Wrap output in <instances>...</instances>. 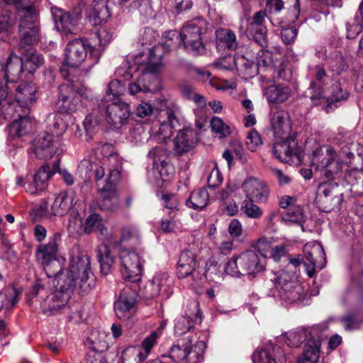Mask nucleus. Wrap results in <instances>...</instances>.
I'll use <instances>...</instances> for the list:
<instances>
[{"label": "nucleus", "mask_w": 363, "mask_h": 363, "mask_svg": "<svg viewBox=\"0 0 363 363\" xmlns=\"http://www.w3.org/2000/svg\"><path fill=\"white\" fill-rule=\"evenodd\" d=\"M60 141L52 135L45 132L40 133L33 143V152L41 160H48L57 153Z\"/></svg>", "instance_id": "2eb2a0df"}, {"label": "nucleus", "mask_w": 363, "mask_h": 363, "mask_svg": "<svg viewBox=\"0 0 363 363\" xmlns=\"http://www.w3.org/2000/svg\"><path fill=\"white\" fill-rule=\"evenodd\" d=\"M74 196V192H60L52 205L51 214L60 216L67 214L73 206Z\"/></svg>", "instance_id": "f704fd0d"}, {"label": "nucleus", "mask_w": 363, "mask_h": 363, "mask_svg": "<svg viewBox=\"0 0 363 363\" xmlns=\"http://www.w3.org/2000/svg\"><path fill=\"white\" fill-rule=\"evenodd\" d=\"M349 97V93L346 88L343 87L340 82H335L330 88V94L325 101L326 104L323 106L324 110L329 113L333 106L337 107V103L345 101Z\"/></svg>", "instance_id": "c9c22d12"}, {"label": "nucleus", "mask_w": 363, "mask_h": 363, "mask_svg": "<svg viewBox=\"0 0 363 363\" xmlns=\"http://www.w3.org/2000/svg\"><path fill=\"white\" fill-rule=\"evenodd\" d=\"M211 127L213 132L220 135V138L227 137L230 134V127L218 116H213L211 118Z\"/></svg>", "instance_id": "13d9d810"}, {"label": "nucleus", "mask_w": 363, "mask_h": 363, "mask_svg": "<svg viewBox=\"0 0 363 363\" xmlns=\"http://www.w3.org/2000/svg\"><path fill=\"white\" fill-rule=\"evenodd\" d=\"M281 219L286 223L301 224L304 220V216L300 206H291L281 213Z\"/></svg>", "instance_id": "603ef678"}, {"label": "nucleus", "mask_w": 363, "mask_h": 363, "mask_svg": "<svg viewBox=\"0 0 363 363\" xmlns=\"http://www.w3.org/2000/svg\"><path fill=\"white\" fill-rule=\"evenodd\" d=\"M246 199L255 200L258 203H264L269 196V188L267 184L253 177L245 179L242 184Z\"/></svg>", "instance_id": "a211bd4d"}, {"label": "nucleus", "mask_w": 363, "mask_h": 363, "mask_svg": "<svg viewBox=\"0 0 363 363\" xmlns=\"http://www.w3.org/2000/svg\"><path fill=\"white\" fill-rule=\"evenodd\" d=\"M194 335H186L177 340L169 350V357L177 363H199L206 347L204 341L198 340L193 345Z\"/></svg>", "instance_id": "20e7f679"}, {"label": "nucleus", "mask_w": 363, "mask_h": 363, "mask_svg": "<svg viewBox=\"0 0 363 363\" xmlns=\"http://www.w3.org/2000/svg\"><path fill=\"white\" fill-rule=\"evenodd\" d=\"M49 121H51L50 123V130L54 137L55 135L57 138L65 132L67 125L64 122L60 114H53L49 116Z\"/></svg>", "instance_id": "6e6d98bb"}, {"label": "nucleus", "mask_w": 363, "mask_h": 363, "mask_svg": "<svg viewBox=\"0 0 363 363\" xmlns=\"http://www.w3.org/2000/svg\"><path fill=\"white\" fill-rule=\"evenodd\" d=\"M96 40L76 38L69 42L65 49V64L71 67H77L86 60L88 50L94 62L101 57V50L96 49Z\"/></svg>", "instance_id": "7ed1b4c3"}, {"label": "nucleus", "mask_w": 363, "mask_h": 363, "mask_svg": "<svg viewBox=\"0 0 363 363\" xmlns=\"http://www.w3.org/2000/svg\"><path fill=\"white\" fill-rule=\"evenodd\" d=\"M138 302V286L126 284L121 291L118 298L114 303V311L121 320L131 318L137 310Z\"/></svg>", "instance_id": "9d476101"}, {"label": "nucleus", "mask_w": 363, "mask_h": 363, "mask_svg": "<svg viewBox=\"0 0 363 363\" xmlns=\"http://www.w3.org/2000/svg\"><path fill=\"white\" fill-rule=\"evenodd\" d=\"M58 91V101L78 96V94H84V82L77 77H68L66 82L59 86Z\"/></svg>", "instance_id": "a878e982"}, {"label": "nucleus", "mask_w": 363, "mask_h": 363, "mask_svg": "<svg viewBox=\"0 0 363 363\" xmlns=\"http://www.w3.org/2000/svg\"><path fill=\"white\" fill-rule=\"evenodd\" d=\"M60 240L61 233H55L47 244H40L36 249V259L43 267L48 277H59L63 274L60 273V264L55 257Z\"/></svg>", "instance_id": "423d86ee"}, {"label": "nucleus", "mask_w": 363, "mask_h": 363, "mask_svg": "<svg viewBox=\"0 0 363 363\" xmlns=\"http://www.w3.org/2000/svg\"><path fill=\"white\" fill-rule=\"evenodd\" d=\"M84 4L85 15L94 26L106 23L111 16L107 5L102 1L84 0Z\"/></svg>", "instance_id": "6ab92c4d"}, {"label": "nucleus", "mask_w": 363, "mask_h": 363, "mask_svg": "<svg viewBox=\"0 0 363 363\" xmlns=\"http://www.w3.org/2000/svg\"><path fill=\"white\" fill-rule=\"evenodd\" d=\"M51 11L56 29L65 34L72 33L78 23V18L57 7L52 8Z\"/></svg>", "instance_id": "b1692460"}, {"label": "nucleus", "mask_w": 363, "mask_h": 363, "mask_svg": "<svg viewBox=\"0 0 363 363\" xmlns=\"http://www.w3.org/2000/svg\"><path fill=\"white\" fill-rule=\"evenodd\" d=\"M266 257L254 250H247L233 256L226 264L225 272L232 277L256 276L265 270Z\"/></svg>", "instance_id": "f03ea898"}, {"label": "nucleus", "mask_w": 363, "mask_h": 363, "mask_svg": "<svg viewBox=\"0 0 363 363\" xmlns=\"http://www.w3.org/2000/svg\"><path fill=\"white\" fill-rule=\"evenodd\" d=\"M208 201V191L206 189H200L191 192L186 204L189 208L201 211L207 206Z\"/></svg>", "instance_id": "79ce46f5"}, {"label": "nucleus", "mask_w": 363, "mask_h": 363, "mask_svg": "<svg viewBox=\"0 0 363 363\" xmlns=\"http://www.w3.org/2000/svg\"><path fill=\"white\" fill-rule=\"evenodd\" d=\"M96 257L100 264L101 272L104 274H108L113 267L115 257L106 244L99 245L96 250Z\"/></svg>", "instance_id": "58836bf2"}, {"label": "nucleus", "mask_w": 363, "mask_h": 363, "mask_svg": "<svg viewBox=\"0 0 363 363\" xmlns=\"http://www.w3.org/2000/svg\"><path fill=\"white\" fill-rule=\"evenodd\" d=\"M125 85L118 79L111 80L106 90V95L101 102L115 101L125 91Z\"/></svg>", "instance_id": "a18cd8bd"}, {"label": "nucleus", "mask_w": 363, "mask_h": 363, "mask_svg": "<svg viewBox=\"0 0 363 363\" xmlns=\"http://www.w3.org/2000/svg\"><path fill=\"white\" fill-rule=\"evenodd\" d=\"M291 94V89L282 84H274L263 89V95L269 104H281Z\"/></svg>", "instance_id": "bb28decb"}, {"label": "nucleus", "mask_w": 363, "mask_h": 363, "mask_svg": "<svg viewBox=\"0 0 363 363\" xmlns=\"http://www.w3.org/2000/svg\"><path fill=\"white\" fill-rule=\"evenodd\" d=\"M314 71L315 79L311 81L308 90L311 94L310 99L311 103L315 106H318L321 104L325 100L322 92L328 75L325 69L320 65H316L314 67Z\"/></svg>", "instance_id": "4be33fe9"}, {"label": "nucleus", "mask_w": 363, "mask_h": 363, "mask_svg": "<svg viewBox=\"0 0 363 363\" xmlns=\"http://www.w3.org/2000/svg\"><path fill=\"white\" fill-rule=\"evenodd\" d=\"M285 359L280 347L272 344H268L263 349L255 351L252 356L254 363H284Z\"/></svg>", "instance_id": "5701e85b"}, {"label": "nucleus", "mask_w": 363, "mask_h": 363, "mask_svg": "<svg viewBox=\"0 0 363 363\" xmlns=\"http://www.w3.org/2000/svg\"><path fill=\"white\" fill-rule=\"evenodd\" d=\"M348 184L352 186V191L357 195L363 194V168L351 169L346 177Z\"/></svg>", "instance_id": "09e8293b"}, {"label": "nucleus", "mask_w": 363, "mask_h": 363, "mask_svg": "<svg viewBox=\"0 0 363 363\" xmlns=\"http://www.w3.org/2000/svg\"><path fill=\"white\" fill-rule=\"evenodd\" d=\"M50 289V287L48 286L45 281L43 279L36 280L31 289L26 294L27 301L28 303L31 302L33 298L38 297L43 301L45 299L44 297H46L49 294Z\"/></svg>", "instance_id": "49530a36"}, {"label": "nucleus", "mask_w": 363, "mask_h": 363, "mask_svg": "<svg viewBox=\"0 0 363 363\" xmlns=\"http://www.w3.org/2000/svg\"><path fill=\"white\" fill-rule=\"evenodd\" d=\"M247 35L259 45L264 47L267 43V29L266 26L248 24Z\"/></svg>", "instance_id": "de8ad7c7"}, {"label": "nucleus", "mask_w": 363, "mask_h": 363, "mask_svg": "<svg viewBox=\"0 0 363 363\" xmlns=\"http://www.w3.org/2000/svg\"><path fill=\"white\" fill-rule=\"evenodd\" d=\"M216 47L219 50L234 51L239 45L235 33L227 28H219L216 32Z\"/></svg>", "instance_id": "cd10ccee"}, {"label": "nucleus", "mask_w": 363, "mask_h": 363, "mask_svg": "<svg viewBox=\"0 0 363 363\" xmlns=\"http://www.w3.org/2000/svg\"><path fill=\"white\" fill-rule=\"evenodd\" d=\"M169 282V277L167 273L156 274L153 278L149 280L145 287V293L147 298H154L160 293L167 290Z\"/></svg>", "instance_id": "c756f323"}, {"label": "nucleus", "mask_w": 363, "mask_h": 363, "mask_svg": "<svg viewBox=\"0 0 363 363\" xmlns=\"http://www.w3.org/2000/svg\"><path fill=\"white\" fill-rule=\"evenodd\" d=\"M196 265V258L194 253L189 250H183L177 263V276L184 279L191 274Z\"/></svg>", "instance_id": "c85d7f7f"}, {"label": "nucleus", "mask_w": 363, "mask_h": 363, "mask_svg": "<svg viewBox=\"0 0 363 363\" xmlns=\"http://www.w3.org/2000/svg\"><path fill=\"white\" fill-rule=\"evenodd\" d=\"M6 4L13 5L20 11V14H24L30 11H34L31 0H3Z\"/></svg>", "instance_id": "338daca9"}, {"label": "nucleus", "mask_w": 363, "mask_h": 363, "mask_svg": "<svg viewBox=\"0 0 363 363\" xmlns=\"http://www.w3.org/2000/svg\"><path fill=\"white\" fill-rule=\"evenodd\" d=\"M245 144L248 150L251 152L255 151L257 147L262 144L260 135L255 130H251L247 138Z\"/></svg>", "instance_id": "774afa93"}, {"label": "nucleus", "mask_w": 363, "mask_h": 363, "mask_svg": "<svg viewBox=\"0 0 363 363\" xmlns=\"http://www.w3.org/2000/svg\"><path fill=\"white\" fill-rule=\"evenodd\" d=\"M271 126L274 135L280 139L295 136L291 134V125L289 114L283 110L274 111L271 118Z\"/></svg>", "instance_id": "412c9836"}, {"label": "nucleus", "mask_w": 363, "mask_h": 363, "mask_svg": "<svg viewBox=\"0 0 363 363\" xmlns=\"http://www.w3.org/2000/svg\"><path fill=\"white\" fill-rule=\"evenodd\" d=\"M307 338V331L300 330L288 332L284 335V341L289 347H298Z\"/></svg>", "instance_id": "864d4df0"}, {"label": "nucleus", "mask_w": 363, "mask_h": 363, "mask_svg": "<svg viewBox=\"0 0 363 363\" xmlns=\"http://www.w3.org/2000/svg\"><path fill=\"white\" fill-rule=\"evenodd\" d=\"M57 105L59 108L62 112H74L76 111L80 106V99L78 96L58 101Z\"/></svg>", "instance_id": "bf43d9fd"}, {"label": "nucleus", "mask_w": 363, "mask_h": 363, "mask_svg": "<svg viewBox=\"0 0 363 363\" xmlns=\"http://www.w3.org/2000/svg\"><path fill=\"white\" fill-rule=\"evenodd\" d=\"M52 175L50 167L48 164L43 165L33 176L32 181L25 184V190L30 194L45 190Z\"/></svg>", "instance_id": "393cba45"}, {"label": "nucleus", "mask_w": 363, "mask_h": 363, "mask_svg": "<svg viewBox=\"0 0 363 363\" xmlns=\"http://www.w3.org/2000/svg\"><path fill=\"white\" fill-rule=\"evenodd\" d=\"M113 37V32L106 28H100L96 35V38L98 40V46L96 49L101 50V54L104 49V47L108 45Z\"/></svg>", "instance_id": "69168bd1"}, {"label": "nucleus", "mask_w": 363, "mask_h": 363, "mask_svg": "<svg viewBox=\"0 0 363 363\" xmlns=\"http://www.w3.org/2000/svg\"><path fill=\"white\" fill-rule=\"evenodd\" d=\"M17 23V16L9 11H4L0 14V40L2 42H9L11 39L15 26Z\"/></svg>", "instance_id": "72a5a7b5"}, {"label": "nucleus", "mask_w": 363, "mask_h": 363, "mask_svg": "<svg viewBox=\"0 0 363 363\" xmlns=\"http://www.w3.org/2000/svg\"><path fill=\"white\" fill-rule=\"evenodd\" d=\"M31 128V123L28 116H20L9 125V134L11 138H20L27 135Z\"/></svg>", "instance_id": "a19ab883"}, {"label": "nucleus", "mask_w": 363, "mask_h": 363, "mask_svg": "<svg viewBox=\"0 0 363 363\" xmlns=\"http://www.w3.org/2000/svg\"><path fill=\"white\" fill-rule=\"evenodd\" d=\"M161 199L164 207L171 211L169 213L179 211L180 200L177 195L170 193L164 194Z\"/></svg>", "instance_id": "0e129e2a"}, {"label": "nucleus", "mask_w": 363, "mask_h": 363, "mask_svg": "<svg viewBox=\"0 0 363 363\" xmlns=\"http://www.w3.org/2000/svg\"><path fill=\"white\" fill-rule=\"evenodd\" d=\"M37 90L33 83H21L16 87L15 98L21 106H27L36 101Z\"/></svg>", "instance_id": "473e14b6"}, {"label": "nucleus", "mask_w": 363, "mask_h": 363, "mask_svg": "<svg viewBox=\"0 0 363 363\" xmlns=\"http://www.w3.org/2000/svg\"><path fill=\"white\" fill-rule=\"evenodd\" d=\"M1 69L4 71L7 78H9L10 75L18 77L24 69V67L21 57L13 52H11L6 60V65L2 67Z\"/></svg>", "instance_id": "37998d69"}, {"label": "nucleus", "mask_w": 363, "mask_h": 363, "mask_svg": "<svg viewBox=\"0 0 363 363\" xmlns=\"http://www.w3.org/2000/svg\"><path fill=\"white\" fill-rule=\"evenodd\" d=\"M158 337V335L156 332H152L143 341L142 343V350L140 351L138 354V357L140 361L145 360L149 353L150 352L151 349L155 345L157 339Z\"/></svg>", "instance_id": "4d7b16f0"}, {"label": "nucleus", "mask_w": 363, "mask_h": 363, "mask_svg": "<svg viewBox=\"0 0 363 363\" xmlns=\"http://www.w3.org/2000/svg\"><path fill=\"white\" fill-rule=\"evenodd\" d=\"M123 267L121 274L125 281L137 284L141 280L143 264L141 258L135 250L124 249L120 253Z\"/></svg>", "instance_id": "ddd939ff"}, {"label": "nucleus", "mask_w": 363, "mask_h": 363, "mask_svg": "<svg viewBox=\"0 0 363 363\" xmlns=\"http://www.w3.org/2000/svg\"><path fill=\"white\" fill-rule=\"evenodd\" d=\"M237 70L245 78H252L257 74V65L244 55H236L230 57Z\"/></svg>", "instance_id": "e433bc0d"}, {"label": "nucleus", "mask_w": 363, "mask_h": 363, "mask_svg": "<svg viewBox=\"0 0 363 363\" xmlns=\"http://www.w3.org/2000/svg\"><path fill=\"white\" fill-rule=\"evenodd\" d=\"M172 44L167 40L162 43H158L155 45L150 51V60L152 62L157 63L160 61L165 53L171 50Z\"/></svg>", "instance_id": "5fc2aeb1"}, {"label": "nucleus", "mask_w": 363, "mask_h": 363, "mask_svg": "<svg viewBox=\"0 0 363 363\" xmlns=\"http://www.w3.org/2000/svg\"><path fill=\"white\" fill-rule=\"evenodd\" d=\"M347 65L341 55H337L330 61L329 68L334 75H340L347 69Z\"/></svg>", "instance_id": "052dcab7"}, {"label": "nucleus", "mask_w": 363, "mask_h": 363, "mask_svg": "<svg viewBox=\"0 0 363 363\" xmlns=\"http://www.w3.org/2000/svg\"><path fill=\"white\" fill-rule=\"evenodd\" d=\"M274 143L272 152L274 157L282 162L288 163L294 157H298L299 148L295 136L281 139Z\"/></svg>", "instance_id": "aec40b11"}, {"label": "nucleus", "mask_w": 363, "mask_h": 363, "mask_svg": "<svg viewBox=\"0 0 363 363\" xmlns=\"http://www.w3.org/2000/svg\"><path fill=\"white\" fill-rule=\"evenodd\" d=\"M163 118L164 119L161 121L158 133L165 139L171 136L172 129L179 123V121L176 111L172 108H167L160 112V121Z\"/></svg>", "instance_id": "7c9ffc66"}, {"label": "nucleus", "mask_w": 363, "mask_h": 363, "mask_svg": "<svg viewBox=\"0 0 363 363\" xmlns=\"http://www.w3.org/2000/svg\"><path fill=\"white\" fill-rule=\"evenodd\" d=\"M255 202V200L245 199L242 201L240 210L248 218L258 219L262 216L263 211Z\"/></svg>", "instance_id": "8fccbe9b"}, {"label": "nucleus", "mask_w": 363, "mask_h": 363, "mask_svg": "<svg viewBox=\"0 0 363 363\" xmlns=\"http://www.w3.org/2000/svg\"><path fill=\"white\" fill-rule=\"evenodd\" d=\"M341 201L342 195H335V194L333 193V196L321 198L319 202L321 203L323 211L328 212L335 208H339Z\"/></svg>", "instance_id": "680f3d73"}, {"label": "nucleus", "mask_w": 363, "mask_h": 363, "mask_svg": "<svg viewBox=\"0 0 363 363\" xmlns=\"http://www.w3.org/2000/svg\"><path fill=\"white\" fill-rule=\"evenodd\" d=\"M204 24L203 18H199L187 23L182 29L179 34V46L194 55L203 52L204 45L201 40L202 27Z\"/></svg>", "instance_id": "0eeeda50"}, {"label": "nucleus", "mask_w": 363, "mask_h": 363, "mask_svg": "<svg viewBox=\"0 0 363 363\" xmlns=\"http://www.w3.org/2000/svg\"><path fill=\"white\" fill-rule=\"evenodd\" d=\"M120 177V172L117 169H110L106 183L101 186L98 184V192L101 200L99 208L106 211L116 212L119 208V197L116 190V184Z\"/></svg>", "instance_id": "6e6552de"}, {"label": "nucleus", "mask_w": 363, "mask_h": 363, "mask_svg": "<svg viewBox=\"0 0 363 363\" xmlns=\"http://www.w3.org/2000/svg\"><path fill=\"white\" fill-rule=\"evenodd\" d=\"M35 11V9L24 14H20L18 48H25L26 46L32 47L39 40V24Z\"/></svg>", "instance_id": "f8f14e48"}, {"label": "nucleus", "mask_w": 363, "mask_h": 363, "mask_svg": "<svg viewBox=\"0 0 363 363\" xmlns=\"http://www.w3.org/2000/svg\"><path fill=\"white\" fill-rule=\"evenodd\" d=\"M21 53L22 64L24 69L29 73L34 72L43 63V57L36 52L33 47L18 48Z\"/></svg>", "instance_id": "2f4dec72"}, {"label": "nucleus", "mask_w": 363, "mask_h": 363, "mask_svg": "<svg viewBox=\"0 0 363 363\" xmlns=\"http://www.w3.org/2000/svg\"><path fill=\"white\" fill-rule=\"evenodd\" d=\"M91 274L90 259L86 254L77 252L72 254L69 268L65 274H61L58 284L62 281L60 290L55 291L40 301L43 312L47 315H54L66 307L71 293L78 287L82 292L90 290V284H86Z\"/></svg>", "instance_id": "f257e3e1"}, {"label": "nucleus", "mask_w": 363, "mask_h": 363, "mask_svg": "<svg viewBox=\"0 0 363 363\" xmlns=\"http://www.w3.org/2000/svg\"><path fill=\"white\" fill-rule=\"evenodd\" d=\"M305 259L303 264L307 274L311 278L316 273V269H322L326 263L323 246L318 242L309 243L304 246Z\"/></svg>", "instance_id": "4468645a"}, {"label": "nucleus", "mask_w": 363, "mask_h": 363, "mask_svg": "<svg viewBox=\"0 0 363 363\" xmlns=\"http://www.w3.org/2000/svg\"><path fill=\"white\" fill-rule=\"evenodd\" d=\"M199 304L197 301H193L189 303L184 316L179 318L175 323L174 332L177 335H192L188 333L194 328V324L201 323Z\"/></svg>", "instance_id": "f3484780"}, {"label": "nucleus", "mask_w": 363, "mask_h": 363, "mask_svg": "<svg viewBox=\"0 0 363 363\" xmlns=\"http://www.w3.org/2000/svg\"><path fill=\"white\" fill-rule=\"evenodd\" d=\"M320 341L315 337L307 340L302 357L298 363H316L319 358Z\"/></svg>", "instance_id": "4c0bfd02"}, {"label": "nucleus", "mask_w": 363, "mask_h": 363, "mask_svg": "<svg viewBox=\"0 0 363 363\" xmlns=\"http://www.w3.org/2000/svg\"><path fill=\"white\" fill-rule=\"evenodd\" d=\"M140 234L135 227L127 225L122 228L121 242L137 245L140 244Z\"/></svg>", "instance_id": "3c124183"}, {"label": "nucleus", "mask_w": 363, "mask_h": 363, "mask_svg": "<svg viewBox=\"0 0 363 363\" xmlns=\"http://www.w3.org/2000/svg\"><path fill=\"white\" fill-rule=\"evenodd\" d=\"M279 54H272L268 50H260L257 54V62L255 65H257V73L260 69H269L272 71L274 65L279 62Z\"/></svg>", "instance_id": "ea45409f"}, {"label": "nucleus", "mask_w": 363, "mask_h": 363, "mask_svg": "<svg viewBox=\"0 0 363 363\" xmlns=\"http://www.w3.org/2000/svg\"><path fill=\"white\" fill-rule=\"evenodd\" d=\"M274 284L279 297L288 303L300 301L304 296V289L294 276L286 272L281 273L274 279Z\"/></svg>", "instance_id": "9b49d317"}, {"label": "nucleus", "mask_w": 363, "mask_h": 363, "mask_svg": "<svg viewBox=\"0 0 363 363\" xmlns=\"http://www.w3.org/2000/svg\"><path fill=\"white\" fill-rule=\"evenodd\" d=\"M84 130L86 132V140L91 138L92 135L97 131L99 125V123L96 118L91 114L87 116L83 122Z\"/></svg>", "instance_id": "e2e57ef3"}, {"label": "nucleus", "mask_w": 363, "mask_h": 363, "mask_svg": "<svg viewBox=\"0 0 363 363\" xmlns=\"http://www.w3.org/2000/svg\"><path fill=\"white\" fill-rule=\"evenodd\" d=\"M99 110L106 121L118 129L127 123L131 113L129 104L121 101L100 102Z\"/></svg>", "instance_id": "1a4fd4ad"}, {"label": "nucleus", "mask_w": 363, "mask_h": 363, "mask_svg": "<svg viewBox=\"0 0 363 363\" xmlns=\"http://www.w3.org/2000/svg\"><path fill=\"white\" fill-rule=\"evenodd\" d=\"M199 143L197 132L191 128H183L178 131L173 140V154L182 156L193 150Z\"/></svg>", "instance_id": "dca6fc26"}, {"label": "nucleus", "mask_w": 363, "mask_h": 363, "mask_svg": "<svg viewBox=\"0 0 363 363\" xmlns=\"http://www.w3.org/2000/svg\"><path fill=\"white\" fill-rule=\"evenodd\" d=\"M340 157L332 147H320L313 152L311 164L325 179L330 180L335 179L342 169Z\"/></svg>", "instance_id": "39448f33"}, {"label": "nucleus", "mask_w": 363, "mask_h": 363, "mask_svg": "<svg viewBox=\"0 0 363 363\" xmlns=\"http://www.w3.org/2000/svg\"><path fill=\"white\" fill-rule=\"evenodd\" d=\"M274 79L289 82L292 79V71L288 67V62L281 55L279 62L274 65L272 69Z\"/></svg>", "instance_id": "c03bdc74"}]
</instances>
